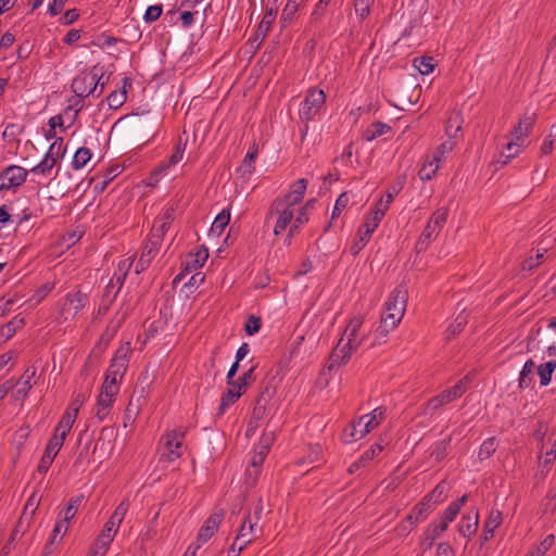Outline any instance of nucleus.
Masks as SVG:
<instances>
[{
	"label": "nucleus",
	"mask_w": 556,
	"mask_h": 556,
	"mask_svg": "<svg viewBox=\"0 0 556 556\" xmlns=\"http://www.w3.org/2000/svg\"><path fill=\"white\" fill-rule=\"evenodd\" d=\"M447 484L445 481L439 482L435 488L427 494L422 500H425L428 504L433 505V508L442 503L446 497Z\"/></svg>",
	"instance_id": "29"
},
{
	"label": "nucleus",
	"mask_w": 556,
	"mask_h": 556,
	"mask_svg": "<svg viewBox=\"0 0 556 556\" xmlns=\"http://www.w3.org/2000/svg\"><path fill=\"white\" fill-rule=\"evenodd\" d=\"M65 153V148H63V139L58 138L55 139L51 146L49 147L46 155L41 160L40 163H38L36 166H34L30 172L34 174H42L46 175L49 173L52 167L55 165L58 159L60 156H63Z\"/></svg>",
	"instance_id": "8"
},
{
	"label": "nucleus",
	"mask_w": 556,
	"mask_h": 556,
	"mask_svg": "<svg viewBox=\"0 0 556 556\" xmlns=\"http://www.w3.org/2000/svg\"><path fill=\"white\" fill-rule=\"evenodd\" d=\"M241 391L235 387H229V389L222 396L218 415H223L228 407L233 405L236 401L241 397Z\"/></svg>",
	"instance_id": "34"
},
{
	"label": "nucleus",
	"mask_w": 556,
	"mask_h": 556,
	"mask_svg": "<svg viewBox=\"0 0 556 556\" xmlns=\"http://www.w3.org/2000/svg\"><path fill=\"white\" fill-rule=\"evenodd\" d=\"M354 12L359 22H363L370 13V0H354Z\"/></svg>",
	"instance_id": "59"
},
{
	"label": "nucleus",
	"mask_w": 556,
	"mask_h": 556,
	"mask_svg": "<svg viewBox=\"0 0 556 556\" xmlns=\"http://www.w3.org/2000/svg\"><path fill=\"white\" fill-rule=\"evenodd\" d=\"M118 391L119 387L102 384L96 405V417L99 421H103L109 415Z\"/></svg>",
	"instance_id": "10"
},
{
	"label": "nucleus",
	"mask_w": 556,
	"mask_h": 556,
	"mask_svg": "<svg viewBox=\"0 0 556 556\" xmlns=\"http://www.w3.org/2000/svg\"><path fill=\"white\" fill-rule=\"evenodd\" d=\"M391 131V126L383 122H375L369 125L363 134V139L367 142L374 141L375 139Z\"/></svg>",
	"instance_id": "26"
},
{
	"label": "nucleus",
	"mask_w": 556,
	"mask_h": 556,
	"mask_svg": "<svg viewBox=\"0 0 556 556\" xmlns=\"http://www.w3.org/2000/svg\"><path fill=\"white\" fill-rule=\"evenodd\" d=\"M454 402L446 390L442 391L437 396L431 397L420 407V415H432L440 407Z\"/></svg>",
	"instance_id": "20"
},
{
	"label": "nucleus",
	"mask_w": 556,
	"mask_h": 556,
	"mask_svg": "<svg viewBox=\"0 0 556 556\" xmlns=\"http://www.w3.org/2000/svg\"><path fill=\"white\" fill-rule=\"evenodd\" d=\"M432 510L433 505L428 504L425 500H421V502L415 505L412 513L407 515L401 527L403 530L409 531L415 525L422 521Z\"/></svg>",
	"instance_id": "13"
},
{
	"label": "nucleus",
	"mask_w": 556,
	"mask_h": 556,
	"mask_svg": "<svg viewBox=\"0 0 556 556\" xmlns=\"http://www.w3.org/2000/svg\"><path fill=\"white\" fill-rule=\"evenodd\" d=\"M187 141H188V139L187 138L184 139L182 136H180L178 138V141L175 147V151L172 153V155L168 159V166H174L182 160L185 151H186V147H187Z\"/></svg>",
	"instance_id": "51"
},
{
	"label": "nucleus",
	"mask_w": 556,
	"mask_h": 556,
	"mask_svg": "<svg viewBox=\"0 0 556 556\" xmlns=\"http://www.w3.org/2000/svg\"><path fill=\"white\" fill-rule=\"evenodd\" d=\"M326 102V94L323 89L309 88L301 104L300 118L306 123L313 121L321 111Z\"/></svg>",
	"instance_id": "6"
},
{
	"label": "nucleus",
	"mask_w": 556,
	"mask_h": 556,
	"mask_svg": "<svg viewBox=\"0 0 556 556\" xmlns=\"http://www.w3.org/2000/svg\"><path fill=\"white\" fill-rule=\"evenodd\" d=\"M88 295L81 291L67 293L63 299L61 314L64 319L75 317L87 304Z\"/></svg>",
	"instance_id": "11"
},
{
	"label": "nucleus",
	"mask_w": 556,
	"mask_h": 556,
	"mask_svg": "<svg viewBox=\"0 0 556 556\" xmlns=\"http://www.w3.org/2000/svg\"><path fill=\"white\" fill-rule=\"evenodd\" d=\"M91 159V151L88 148H78L74 154L72 166L74 169H81Z\"/></svg>",
	"instance_id": "48"
},
{
	"label": "nucleus",
	"mask_w": 556,
	"mask_h": 556,
	"mask_svg": "<svg viewBox=\"0 0 556 556\" xmlns=\"http://www.w3.org/2000/svg\"><path fill=\"white\" fill-rule=\"evenodd\" d=\"M374 231L375 224H362L354 239V242L351 245V254L353 256L359 254V252L365 248V245L369 242Z\"/></svg>",
	"instance_id": "17"
},
{
	"label": "nucleus",
	"mask_w": 556,
	"mask_h": 556,
	"mask_svg": "<svg viewBox=\"0 0 556 556\" xmlns=\"http://www.w3.org/2000/svg\"><path fill=\"white\" fill-rule=\"evenodd\" d=\"M306 188L307 180L305 178H300L290 186V192L288 194L278 199L286 200V203H289L294 206L302 201Z\"/></svg>",
	"instance_id": "21"
},
{
	"label": "nucleus",
	"mask_w": 556,
	"mask_h": 556,
	"mask_svg": "<svg viewBox=\"0 0 556 556\" xmlns=\"http://www.w3.org/2000/svg\"><path fill=\"white\" fill-rule=\"evenodd\" d=\"M37 369L35 367H28L22 374L21 378L16 381V386L21 387L12 393L11 397L14 401L24 400L33 389L31 380L35 378Z\"/></svg>",
	"instance_id": "16"
},
{
	"label": "nucleus",
	"mask_w": 556,
	"mask_h": 556,
	"mask_svg": "<svg viewBox=\"0 0 556 556\" xmlns=\"http://www.w3.org/2000/svg\"><path fill=\"white\" fill-rule=\"evenodd\" d=\"M163 12L162 4H154L147 8L143 20L146 23H153L160 18Z\"/></svg>",
	"instance_id": "63"
},
{
	"label": "nucleus",
	"mask_w": 556,
	"mask_h": 556,
	"mask_svg": "<svg viewBox=\"0 0 556 556\" xmlns=\"http://www.w3.org/2000/svg\"><path fill=\"white\" fill-rule=\"evenodd\" d=\"M63 444L64 442L60 441V439L50 438L37 468L39 473L45 475L49 470Z\"/></svg>",
	"instance_id": "12"
},
{
	"label": "nucleus",
	"mask_w": 556,
	"mask_h": 556,
	"mask_svg": "<svg viewBox=\"0 0 556 556\" xmlns=\"http://www.w3.org/2000/svg\"><path fill=\"white\" fill-rule=\"evenodd\" d=\"M344 339L341 338L338 345L333 349L328 362H327V370L331 371L333 369L339 368L341 365L346 364L351 358L354 351L351 348H348L343 343Z\"/></svg>",
	"instance_id": "14"
},
{
	"label": "nucleus",
	"mask_w": 556,
	"mask_h": 556,
	"mask_svg": "<svg viewBox=\"0 0 556 556\" xmlns=\"http://www.w3.org/2000/svg\"><path fill=\"white\" fill-rule=\"evenodd\" d=\"M257 365H253L250 369L243 372L237 380H233L229 387H235L243 394L245 392L247 386L255 380L254 371Z\"/></svg>",
	"instance_id": "44"
},
{
	"label": "nucleus",
	"mask_w": 556,
	"mask_h": 556,
	"mask_svg": "<svg viewBox=\"0 0 556 556\" xmlns=\"http://www.w3.org/2000/svg\"><path fill=\"white\" fill-rule=\"evenodd\" d=\"M405 184L406 174H402L396 177V179L389 186L386 195L383 197L387 200V203H392L394 197L403 190Z\"/></svg>",
	"instance_id": "42"
},
{
	"label": "nucleus",
	"mask_w": 556,
	"mask_h": 556,
	"mask_svg": "<svg viewBox=\"0 0 556 556\" xmlns=\"http://www.w3.org/2000/svg\"><path fill=\"white\" fill-rule=\"evenodd\" d=\"M24 318L15 316L9 323H7L0 328V338L3 340L11 339L18 329L24 327Z\"/></svg>",
	"instance_id": "32"
},
{
	"label": "nucleus",
	"mask_w": 556,
	"mask_h": 556,
	"mask_svg": "<svg viewBox=\"0 0 556 556\" xmlns=\"http://www.w3.org/2000/svg\"><path fill=\"white\" fill-rule=\"evenodd\" d=\"M102 78V68L96 65L90 71L81 72L73 79L72 91L79 98L100 97L102 87H98Z\"/></svg>",
	"instance_id": "1"
},
{
	"label": "nucleus",
	"mask_w": 556,
	"mask_h": 556,
	"mask_svg": "<svg viewBox=\"0 0 556 556\" xmlns=\"http://www.w3.org/2000/svg\"><path fill=\"white\" fill-rule=\"evenodd\" d=\"M463 118L459 113H453L446 121L445 132L448 139L456 138L457 134L462 130Z\"/></svg>",
	"instance_id": "41"
},
{
	"label": "nucleus",
	"mask_w": 556,
	"mask_h": 556,
	"mask_svg": "<svg viewBox=\"0 0 556 556\" xmlns=\"http://www.w3.org/2000/svg\"><path fill=\"white\" fill-rule=\"evenodd\" d=\"M497 448V442L494 437L488 438L482 442V444L479 447L478 452V458L480 460H485L490 458Z\"/></svg>",
	"instance_id": "47"
},
{
	"label": "nucleus",
	"mask_w": 556,
	"mask_h": 556,
	"mask_svg": "<svg viewBox=\"0 0 556 556\" xmlns=\"http://www.w3.org/2000/svg\"><path fill=\"white\" fill-rule=\"evenodd\" d=\"M128 509V504L123 501L115 508L114 513L108 521H113V525L119 527Z\"/></svg>",
	"instance_id": "62"
},
{
	"label": "nucleus",
	"mask_w": 556,
	"mask_h": 556,
	"mask_svg": "<svg viewBox=\"0 0 556 556\" xmlns=\"http://www.w3.org/2000/svg\"><path fill=\"white\" fill-rule=\"evenodd\" d=\"M407 304V290L403 286H397L388 296L384 303L382 317L394 320L399 325L404 317Z\"/></svg>",
	"instance_id": "5"
},
{
	"label": "nucleus",
	"mask_w": 556,
	"mask_h": 556,
	"mask_svg": "<svg viewBox=\"0 0 556 556\" xmlns=\"http://www.w3.org/2000/svg\"><path fill=\"white\" fill-rule=\"evenodd\" d=\"M127 99L125 90H114L108 96V104L111 109L117 110Z\"/></svg>",
	"instance_id": "58"
},
{
	"label": "nucleus",
	"mask_w": 556,
	"mask_h": 556,
	"mask_svg": "<svg viewBox=\"0 0 556 556\" xmlns=\"http://www.w3.org/2000/svg\"><path fill=\"white\" fill-rule=\"evenodd\" d=\"M447 217L448 208L446 206L439 207L433 212L417 240L416 249L418 251L428 249L429 244L438 237L446 224Z\"/></svg>",
	"instance_id": "4"
},
{
	"label": "nucleus",
	"mask_w": 556,
	"mask_h": 556,
	"mask_svg": "<svg viewBox=\"0 0 556 556\" xmlns=\"http://www.w3.org/2000/svg\"><path fill=\"white\" fill-rule=\"evenodd\" d=\"M548 431V425L544 420H540L536 422L531 437L539 445V455L538 458L542 457L543 454V440Z\"/></svg>",
	"instance_id": "38"
},
{
	"label": "nucleus",
	"mask_w": 556,
	"mask_h": 556,
	"mask_svg": "<svg viewBox=\"0 0 556 556\" xmlns=\"http://www.w3.org/2000/svg\"><path fill=\"white\" fill-rule=\"evenodd\" d=\"M68 530V523L63 521L62 518H59L54 525V528L51 533V538L49 540V543L46 545V549L50 547V545L54 544L56 542V539L60 536L62 538Z\"/></svg>",
	"instance_id": "56"
},
{
	"label": "nucleus",
	"mask_w": 556,
	"mask_h": 556,
	"mask_svg": "<svg viewBox=\"0 0 556 556\" xmlns=\"http://www.w3.org/2000/svg\"><path fill=\"white\" fill-rule=\"evenodd\" d=\"M456 146L455 140L447 139L443 141L432 153V162L442 163L448 153H451Z\"/></svg>",
	"instance_id": "40"
},
{
	"label": "nucleus",
	"mask_w": 556,
	"mask_h": 556,
	"mask_svg": "<svg viewBox=\"0 0 556 556\" xmlns=\"http://www.w3.org/2000/svg\"><path fill=\"white\" fill-rule=\"evenodd\" d=\"M440 162H432V155L429 154L425 157L424 163L418 172L419 178L422 181L431 180L440 168Z\"/></svg>",
	"instance_id": "27"
},
{
	"label": "nucleus",
	"mask_w": 556,
	"mask_h": 556,
	"mask_svg": "<svg viewBox=\"0 0 556 556\" xmlns=\"http://www.w3.org/2000/svg\"><path fill=\"white\" fill-rule=\"evenodd\" d=\"M176 206L174 204H168L164 207L162 214L157 217V223H163L165 225L170 226L175 218Z\"/></svg>",
	"instance_id": "64"
},
{
	"label": "nucleus",
	"mask_w": 556,
	"mask_h": 556,
	"mask_svg": "<svg viewBox=\"0 0 556 556\" xmlns=\"http://www.w3.org/2000/svg\"><path fill=\"white\" fill-rule=\"evenodd\" d=\"M308 222V215L306 214V208H301L298 216L293 218V224L290 226L289 232L285 238V244L290 245L292 242V238L295 233L300 231V227Z\"/></svg>",
	"instance_id": "35"
},
{
	"label": "nucleus",
	"mask_w": 556,
	"mask_h": 556,
	"mask_svg": "<svg viewBox=\"0 0 556 556\" xmlns=\"http://www.w3.org/2000/svg\"><path fill=\"white\" fill-rule=\"evenodd\" d=\"M132 265V262L127 258V260H123L118 263V266H117V271L114 273L113 277L111 278L109 285L106 286V290L109 291L110 289H113V288H116V291L114 293V298L116 296V294L119 292L123 283H124V280L128 274V270L130 269Z\"/></svg>",
	"instance_id": "19"
},
{
	"label": "nucleus",
	"mask_w": 556,
	"mask_h": 556,
	"mask_svg": "<svg viewBox=\"0 0 556 556\" xmlns=\"http://www.w3.org/2000/svg\"><path fill=\"white\" fill-rule=\"evenodd\" d=\"M384 409L382 407L375 408L370 414L363 415L357 421H354L344 430L343 437L345 443H352L363 439L383 418Z\"/></svg>",
	"instance_id": "2"
},
{
	"label": "nucleus",
	"mask_w": 556,
	"mask_h": 556,
	"mask_svg": "<svg viewBox=\"0 0 556 556\" xmlns=\"http://www.w3.org/2000/svg\"><path fill=\"white\" fill-rule=\"evenodd\" d=\"M546 252L547 249H539L536 250L535 257L530 256L527 260H523V270H532L540 265L543 262Z\"/></svg>",
	"instance_id": "60"
},
{
	"label": "nucleus",
	"mask_w": 556,
	"mask_h": 556,
	"mask_svg": "<svg viewBox=\"0 0 556 556\" xmlns=\"http://www.w3.org/2000/svg\"><path fill=\"white\" fill-rule=\"evenodd\" d=\"M77 415L73 414L71 410H65L59 421L58 426L54 429L53 438L60 439V441L64 442L67 433L71 431Z\"/></svg>",
	"instance_id": "22"
},
{
	"label": "nucleus",
	"mask_w": 556,
	"mask_h": 556,
	"mask_svg": "<svg viewBox=\"0 0 556 556\" xmlns=\"http://www.w3.org/2000/svg\"><path fill=\"white\" fill-rule=\"evenodd\" d=\"M556 369V359L548 361L539 365L538 375L540 377L541 387H546L551 383L553 372Z\"/></svg>",
	"instance_id": "36"
},
{
	"label": "nucleus",
	"mask_w": 556,
	"mask_h": 556,
	"mask_svg": "<svg viewBox=\"0 0 556 556\" xmlns=\"http://www.w3.org/2000/svg\"><path fill=\"white\" fill-rule=\"evenodd\" d=\"M254 526H256V522L252 521V517L249 511V513H247V515L244 516V519L242 520V523L239 528V531L237 533L235 541L245 547L249 543L252 542V533H253Z\"/></svg>",
	"instance_id": "23"
},
{
	"label": "nucleus",
	"mask_w": 556,
	"mask_h": 556,
	"mask_svg": "<svg viewBox=\"0 0 556 556\" xmlns=\"http://www.w3.org/2000/svg\"><path fill=\"white\" fill-rule=\"evenodd\" d=\"M118 527L113 525V521H106L103 530L101 531L99 539L103 547L111 544L115 534L117 533Z\"/></svg>",
	"instance_id": "52"
},
{
	"label": "nucleus",
	"mask_w": 556,
	"mask_h": 556,
	"mask_svg": "<svg viewBox=\"0 0 556 556\" xmlns=\"http://www.w3.org/2000/svg\"><path fill=\"white\" fill-rule=\"evenodd\" d=\"M452 438L448 435L438 442L431 447L430 456L434 458L435 462H441L445 455L446 451L451 444Z\"/></svg>",
	"instance_id": "45"
},
{
	"label": "nucleus",
	"mask_w": 556,
	"mask_h": 556,
	"mask_svg": "<svg viewBox=\"0 0 556 556\" xmlns=\"http://www.w3.org/2000/svg\"><path fill=\"white\" fill-rule=\"evenodd\" d=\"M168 228H169L168 225H165L163 223H157V219L155 220V223L153 224V227L151 229V235L148 239L149 241L152 242L153 247H156V245L161 247L163 237L167 232Z\"/></svg>",
	"instance_id": "46"
},
{
	"label": "nucleus",
	"mask_w": 556,
	"mask_h": 556,
	"mask_svg": "<svg viewBox=\"0 0 556 556\" xmlns=\"http://www.w3.org/2000/svg\"><path fill=\"white\" fill-rule=\"evenodd\" d=\"M84 98H79L76 96V98H74L73 100V103L64 109V115H67V113H72L71 123L67 127H71L75 123L79 112L84 109Z\"/></svg>",
	"instance_id": "55"
},
{
	"label": "nucleus",
	"mask_w": 556,
	"mask_h": 556,
	"mask_svg": "<svg viewBox=\"0 0 556 556\" xmlns=\"http://www.w3.org/2000/svg\"><path fill=\"white\" fill-rule=\"evenodd\" d=\"M229 222H230V212L227 210H223L215 217V219L211 226L210 233L215 235L217 237L220 236L222 232L224 231L225 227L229 224Z\"/></svg>",
	"instance_id": "39"
},
{
	"label": "nucleus",
	"mask_w": 556,
	"mask_h": 556,
	"mask_svg": "<svg viewBox=\"0 0 556 556\" xmlns=\"http://www.w3.org/2000/svg\"><path fill=\"white\" fill-rule=\"evenodd\" d=\"M397 327L396 324H394V320L390 321L389 319L381 316L380 325L377 327L375 333L376 339H384L392 330H394Z\"/></svg>",
	"instance_id": "57"
},
{
	"label": "nucleus",
	"mask_w": 556,
	"mask_h": 556,
	"mask_svg": "<svg viewBox=\"0 0 556 556\" xmlns=\"http://www.w3.org/2000/svg\"><path fill=\"white\" fill-rule=\"evenodd\" d=\"M468 496L465 494L462 497L452 502L442 513L441 518L447 522H453L458 515L463 505L467 502Z\"/></svg>",
	"instance_id": "33"
},
{
	"label": "nucleus",
	"mask_w": 556,
	"mask_h": 556,
	"mask_svg": "<svg viewBox=\"0 0 556 556\" xmlns=\"http://www.w3.org/2000/svg\"><path fill=\"white\" fill-rule=\"evenodd\" d=\"M440 535L437 529L429 525L421 535L420 545L427 551L432 547L435 539Z\"/></svg>",
	"instance_id": "54"
},
{
	"label": "nucleus",
	"mask_w": 556,
	"mask_h": 556,
	"mask_svg": "<svg viewBox=\"0 0 556 556\" xmlns=\"http://www.w3.org/2000/svg\"><path fill=\"white\" fill-rule=\"evenodd\" d=\"M224 519V511H215L204 522V525L200 528L198 533V542L201 544L207 542L214 533L219 528L222 521Z\"/></svg>",
	"instance_id": "15"
},
{
	"label": "nucleus",
	"mask_w": 556,
	"mask_h": 556,
	"mask_svg": "<svg viewBox=\"0 0 556 556\" xmlns=\"http://www.w3.org/2000/svg\"><path fill=\"white\" fill-rule=\"evenodd\" d=\"M160 247H153L151 241H147L144 244L141 255L136 264V274H140L144 269L149 267L152 260L155 257L156 253L159 252Z\"/></svg>",
	"instance_id": "25"
},
{
	"label": "nucleus",
	"mask_w": 556,
	"mask_h": 556,
	"mask_svg": "<svg viewBox=\"0 0 556 556\" xmlns=\"http://www.w3.org/2000/svg\"><path fill=\"white\" fill-rule=\"evenodd\" d=\"M364 324V317L361 315L354 316L350 319L348 326L343 331L342 338L359 337L358 331Z\"/></svg>",
	"instance_id": "50"
},
{
	"label": "nucleus",
	"mask_w": 556,
	"mask_h": 556,
	"mask_svg": "<svg viewBox=\"0 0 556 556\" xmlns=\"http://www.w3.org/2000/svg\"><path fill=\"white\" fill-rule=\"evenodd\" d=\"M83 500H84L83 494L71 497L65 509L60 511L59 518H62L63 521H65L66 523H70V521L75 517Z\"/></svg>",
	"instance_id": "30"
},
{
	"label": "nucleus",
	"mask_w": 556,
	"mask_h": 556,
	"mask_svg": "<svg viewBox=\"0 0 556 556\" xmlns=\"http://www.w3.org/2000/svg\"><path fill=\"white\" fill-rule=\"evenodd\" d=\"M117 41H118V39L113 36H109L105 34H99L93 37V39L91 41V46L99 47V48H105V47H112V46L116 45Z\"/></svg>",
	"instance_id": "61"
},
{
	"label": "nucleus",
	"mask_w": 556,
	"mask_h": 556,
	"mask_svg": "<svg viewBox=\"0 0 556 556\" xmlns=\"http://www.w3.org/2000/svg\"><path fill=\"white\" fill-rule=\"evenodd\" d=\"M467 324V317L460 313L445 330V340L450 341L462 332Z\"/></svg>",
	"instance_id": "43"
},
{
	"label": "nucleus",
	"mask_w": 556,
	"mask_h": 556,
	"mask_svg": "<svg viewBox=\"0 0 556 556\" xmlns=\"http://www.w3.org/2000/svg\"><path fill=\"white\" fill-rule=\"evenodd\" d=\"M434 59L432 56H421L414 60V66L422 75H427L434 70Z\"/></svg>",
	"instance_id": "53"
},
{
	"label": "nucleus",
	"mask_w": 556,
	"mask_h": 556,
	"mask_svg": "<svg viewBox=\"0 0 556 556\" xmlns=\"http://www.w3.org/2000/svg\"><path fill=\"white\" fill-rule=\"evenodd\" d=\"M293 205L286 203V200L276 199L269 208L268 216L277 215L274 235H281L291 224L294 217Z\"/></svg>",
	"instance_id": "7"
},
{
	"label": "nucleus",
	"mask_w": 556,
	"mask_h": 556,
	"mask_svg": "<svg viewBox=\"0 0 556 556\" xmlns=\"http://www.w3.org/2000/svg\"><path fill=\"white\" fill-rule=\"evenodd\" d=\"M479 525V514L478 511H471L467 515H464L458 525V532L466 539H470L476 534Z\"/></svg>",
	"instance_id": "18"
},
{
	"label": "nucleus",
	"mask_w": 556,
	"mask_h": 556,
	"mask_svg": "<svg viewBox=\"0 0 556 556\" xmlns=\"http://www.w3.org/2000/svg\"><path fill=\"white\" fill-rule=\"evenodd\" d=\"M520 152V144L515 142L514 140H509L506 142L504 150L500 153V155L495 159V164H500L502 166L506 165L508 161L515 156H517Z\"/></svg>",
	"instance_id": "28"
},
{
	"label": "nucleus",
	"mask_w": 556,
	"mask_h": 556,
	"mask_svg": "<svg viewBox=\"0 0 556 556\" xmlns=\"http://www.w3.org/2000/svg\"><path fill=\"white\" fill-rule=\"evenodd\" d=\"M471 380V376L470 374H468L464 376L456 384L445 390L447 391L452 400L455 401L462 397L463 394L469 389Z\"/></svg>",
	"instance_id": "37"
},
{
	"label": "nucleus",
	"mask_w": 556,
	"mask_h": 556,
	"mask_svg": "<svg viewBox=\"0 0 556 556\" xmlns=\"http://www.w3.org/2000/svg\"><path fill=\"white\" fill-rule=\"evenodd\" d=\"M28 172L22 166L10 165L0 173V191L15 189L22 186L27 178Z\"/></svg>",
	"instance_id": "9"
},
{
	"label": "nucleus",
	"mask_w": 556,
	"mask_h": 556,
	"mask_svg": "<svg viewBox=\"0 0 556 556\" xmlns=\"http://www.w3.org/2000/svg\"><path fill=\"white\" fill-rule=\"evenodd\" d=\"M186 429L179 427L166 432L160 440V462L173 463L182 456Z\"/></svg>",
	"instance_id": "3"
},
{
	"label": "nucleus",
	"mask_w": 556,
	"mask_h": 556,
	"mask_svg": "<svg viewBox=\"0 0 556 556\" xmlns=\"http://www.w3.org/2000/svg\"><path fill=\"white\" fill-rule=\"evenodd\" d=\"M127 356L126 353H121L119 351L115 355V357L112 359L110 366L108 369L116 371L118 377H124L126 369H127Z\"/></svg>",
	"instance_id": "49"
},
{
	"label": "nucleus",
	"mask_w": 556,
	"mask_h": 556,
	"mask_svg": "<svg viewBox=\"0 0 556 556\" xmlns=\"http://www.w3.org/2000/svg\"><path fill=\"white\" fill-rule=\"evenodd\" d=\"M502 522V514L498 510L492 511L489 518L485 520L483 526V541H489L495 531V529Z\"/></svg>",
	"instance_id": "31"
},
{
	"label": "nucleus",
	"mask_w": 556,
	"mask_h": 556,
	"mask_svg": "<svg viewBox=\"0 0 556 556\" xmlns=\"http://www.w3.org/2000/svg\"><path fill=\"white\" fill-rule=\"evenodd\" d=\"M382 445L379 443L372 444L368 450H366L358 459L353 462L349 467V472L354 473L358 471L362 467H365L375 456H377L382 451Z\"/></svg>",
	"instance_id": "24"
}]
</instances>
